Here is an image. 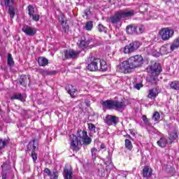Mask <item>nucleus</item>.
<instances>
[{
  "label": "nucleus",
  "instance_id": "nucleus-1",
  "mask_svg": "<svg viewBox=\"0 0 179 179\" xmlns=\"http://www.w3.org/2000/svg\"><path fill=\"white\" fill-rule=\"evenodd\" d=\"M143 65V57L141 55L131 56L117 66V71L120 73H131L134 69Z\"/></svg>",
  "mask_w": 179,
  "mask_h": 179
},
{
  "label": "nucleus",
  "instance_id": "nucleus-2",
  "mask_svg": "<svg viewBox=\"0 0 179 179\" xmlns=\"http://www.w3.org/2000/svg\"><path fill=\"white\" fill-rule=\"evenodd\" d=\"M92 143V138L87 136V131L80 130L77 133V136H73L71 140L70 148L72 150L78 152L79 150V145H90Z\"/></svg>",
  "mask_w": 179,
  "mask_h": 179
},
{
  "label": "nucleus",
  "instance_id": "nucleus-3",
  "mask_svg": "<svg viewBox=\"0 0 179 179\" xmlns=\"http://www.w3.org/2000/svg\"><path fill=\"white\" fill-rule=\"evenodd\" d=\"M87 69L91 71H102L103 72H106V71L108 69V66L106 61L96 58L91 61V62L87 65Z\"/></svg>",
  "mask_w": 179,
  "mask_h": 179
},
{
  "label": "nucleus",
  "instance_id": "nucleus-4",
  "mask_svg": "<svg viewBox=\"0 0 179 179\" xmlns=\"http://www.w3.org/2000/svg\"><path fill=\"white\" fill-rule=\"evenodd\" d=\"M135 15V11L134 10H119L115 13V14L110 17V22L113 24L118 23L120 20L122 18L125 17H131V16H134Z\"/></svg>",
  "mask_w": 179,
  "mask_h": 179
},
{
  "label": "nucleus",
  "instance_id": "nucleus-5",
  "mask_svg": "<svg viewBox=\"0 0 179 179\" xmlns=\"http://www.w3.org/2000/svg\"><path fill=\"white\" fill-rule=\"evenodd\" d=\"M151 76L149 78V82L152 85L157 83V76L162 73V66L158 63H155L150 66Z\"/></svg>",
  "mask_w": 179,
  "mask_h": 179
},
{
  "label": "nucleus",
  "instance_id": "nucleus-6",
  "mask_svg": "<svg viewBox=\"0 0 179 179\" xmlns=\"http://www.w3.org/2000/svg\"><path fill=\"white\" fill-rule=\"evenodd\" d=\"M159 36L164 41H167L174 36V29L169 27L164 28L159 31Z\"/></svg>",
  "mask_w": 179,
  "mask_h": 179
},
{
  "label": "nucleus",
  "instance_id": "nucleus-7",
  "mask_svg": "<svg viewBox=\"0 0 179 179\" xmlns=\"http://www.w3.org/2000/svg\"><path fill=\"white\" fill-rule=\"evenodd\" d=\"M78 45L80 48L85 50V48H87V46L90 45V48L94 47V39L93 38H88L87 39L82 38L78 42Z\"/></svg>",
  "mask_w": 179,
  "mask_h": 179
},
{
  "label": "nucleus",
  "instance_id": "nucleus-8",
  "mask_svg": "<svg viewBox=\"0 0 179 179\" xmlns=\"http://www.w3.org/2000/svg\"><path fill=\"white\" fill-rule=\"evenodd\" d=\"M139 47H141V42L134 41L126 45L123 48V52L124 54H131V52H135Z\"/></svg>",
  "mask_w": 179,
  "mask_h": 179
},
{
  "label": "nucleus",
  "instance_id": "nucleus-9",
  "mask_svg": "<svg viewBox=\"0 0 179 179\" xmlns=\"http://www.w3.org/2000/svg\"><path fill=\"white\" fill-rule=\"evenodd\" d=\"M148 9H149V6H148L146 3L142 4L139 8L140 12L141 13H144V19L145 20H150V19H153L155 16H153V13L150 11L148 13Z\"/></svg>",
  "mask_w": 179,
  "mask_h": 179
},
{
  "label": "nucleus",
  "instance_id": "nucleus-10",
  "mask_svg": "<svg viewBox=\"0 0 179 179\" xmlns=\"http://www.w3.org/2000/svg\"><path fill=\"white\" fill-rule=\"evenodd\" d=\"M64 54L65 59H75V58H78V57H79V54H80V52L69 49L64 50Z\"/></svg>",
  "mask_w": 179,
  "mask_h": 179
},
{
  "label": "nucleus",
  "instance_id": "nucleus-11",
  "mask_svg": "<svg viewBox=\"0 0 179 179\" xmlns=\"http://www.w3.org/2000/svg\"><path fill=\"white\" fill-rule=\"evenodd\" d=\"M28 15L34 22H38L40 20V15L34 14V7L31 5H29L27 7Z\"/></svg>",
  "mask_w": 179,
  "mask_h": 179
},
{
  "label": "nucleus",
  "instance_id": "nucleus-12",
  "mask_svg": "<svg viewBox=\"0 0 179 179\" xmlns=\"http://www.w3.org/2000/svg\"><path fill=\"white\" fill-rule=\"evenodd\" d=\"M63 177L64 179H73V171H72V167L69 165H66L64 171Z\"/></svg>",
  "mask_w": 179,
  "mask_h": 179
},
{
  "label": "nucleus",
  "instance_id": "nucleus-13",
  "mask_svg": "<svg viewBox=\"0 0 179 179\" xmlns=\"http://www.w3.org/2000/svg\"><path fill=\"white\" fill-rule=\"evenodd\" d=\"M105 122L107 125H117L118 124V117L107 115L105 117Z\"/></svg>",
  "mask_w": 179,
  "mask_h": 179
},
{
  "label": "nucleus",
  "instance_id": "nucleus-14",
  "mask_svg": "<svg viewBox=\"0 0 179 179\" xmlns=\"http://www.w3.org/2000/svg\"><path fill=\"white\" fill-rule=\"evenodd\" d=\"M22 31L25 33L27 36H33L36 33H37V30L36 28L30 27L29 25H24L22 27Z\"/></svg>",
  "mask_w": 179,
  "mask_h": 179
},
{
  "label": "nucleus",
  "instance_id": "nucleus-15",
  "mask_svg": "<svg viewBox=\"0 0 179 179\" xmlns=\"http://www.w3.org/2000/svg\"><path fill=\"white\" fill-rule=\"evenodd\" d=\"M43 173H45V174H47V176H48L50 179H58V177H59L58 171H54L51 172V170H50L48 168H45L43 171Z\"/></svg>",
  "mask_w": 179,
  "mask_h": 179
},
{
  "label": "nucleus",
  "instance_id": "nucleus-16",
  "mask_svg": "<svg viewBox=\"0 0 179 179\" xmlns=\"http://www.w3.org/2000/svg\"><path fill=\"white\" fill-rule=\"evenodd\" d=\"M126 106L124 102L114 101L113 110H116V111H122L125 109Z\"/></svg>",
  "mask_w": 179,
  "mask_h": 179
},
{
  "label": "nucleus",
  "instance_id": "nucleus-17",
  "mask_svg": "<svg viewBox=\"0 0 179 179\" xmlns=\"http://www.w3.org/2000/svg\"><path fill=\"white\" fill-rule=\"evenodd\" d=\"M137 29H138V25L136 24H130L127 27L126 31L127 34H135L137 35Z\"/></svg>",
  "mask_w": 179,
  "mask_h": 179
},
{
  "label": "nucleus",
  "instance_id": "nucleus-18",
  "mask_svg": "<svg viewBox=\"0 0 179 179\" xmlns=\"http://www.w3.org/2000/svg\"><path fill=\"white\" fill-rule=\"evenodd\" d=\"M158 146L159 148H166L169 143H170V141L167 137L162 136L160 138V139L157 142Z\"/></svg>",
  "mask_w": 179,
  "mask_h": 179
},
{
  "label": "nucleus",
  "instance_id": "nucleus-19",
  "mask_svg": "<svg viewBox=\"0 0 179 179\" xmlns=\"http://www.w3.org/2000/svg\"><path fill=\"white\" fill-rule=\"evenodd\" d=\"M152 173V169L149 168V166H145L143 169L142 176L144 178H150Z\"/></svg>",
  "mask_w": 179,
  "mask_h": 179
},
{
  "label": "nucleus",
  "instance_id": "nucleus-20",
  "mask_svg": "<svg viewBox=\"0 0 179 179\" xmlns=\"http://www.w3.org/2000/svg\"><path fill=\"white\" fill-rule=\"evenodd\" d=\"M65 89L71 97H75V93L77 92L76 87H73L72 85H69L66 86Z\"/></svg>",
  "mask_w": 179,
  "mask_h": 179
},
{
  "label": "nucleus",
  "instance_id": "nucleus-21",
  "mask_svg": "<svg viewBox=\"0 0 179 179\" xmlns=\"http://www.w3.org/2000/svg\"><path fill=\"white\" fill-rule=\"evenodd\" d=\"M103 107L104 108H108V110H114V101L106 100L102 103Z\"/></svg>",
  "mask_w": 179,
  "mask_h": 179
},
{
  "label": "nucleus",
  "instance_id": "nucleus-22",
  "mask_svg": "<svg viewBox=\"0 0 179 179\" xmlns=\"http://www.w3.org/2000/svg\"><path fill=\"white\" fill-rule=\"evenodd\" d=\"M159 94V90L157 88H152L148 91V97L149 99H156Z\"/></svg>",
  "mask_w": 179,
  "mask_h": 179
},
{
  "label": "nucleus",
  "instance_id": "nucleus-23",
  "mask_svg": "<svg viewBox=\"0 0 179 179\" xmlns=\"http://www.w3.org/2000/svg\"><path fill=\"white\" fill-rule=\"evenodd\" d=\"M15 3V0H2L0 3L1 6H5L6 8H9L13 6Z\"/></svg>",
  "mask_w": 179,
  "mask_h": 179
},
{
  "label": "nucleus",
  "instance_id": "nucleus-24",
  "mask_svg": "<svg viewBox=\"0 0 179 179\" xmlns=\"http://www.w3.org/2000/svg\"><path fill=\"white\" fill-rule=\"evenodd\" d=\"M177 138H178V134L176 131H172L169 134V144L171 145L174 141H176Z\"/></svg>",
  "mask_w": 179,
  "mask_h": 179
},
{
  "label": "nucleus",
  "instance_id": "nucleus-25",
  "mask_svg": "<svg viewBox=\"0 0 179 179\" xmlns=\"http://www.w3.org/2000/svg\"><path fill=\"white\" fill-rule=\"evenodd\" d=\"M179 48V36L176 38L173 42L171 44L170 50L171 51H174Z\"/></svg>",
  "mask_w": 179,
  "mask_h": 179
},
{
  "label": "nucleus",
  "instance_id": "nucleus-26",
  "mask_svg": "<svg viewBox=\"0 0 179 179\" xmlns=\"http://www.w3.org/2000/svg\"><path fill=\"white\" fill-rule=\"evenodd\" d=\"M38 64L39 66H45L48 65V59L45 57H41L38 59Z\"/></svg>",
  "mask_w": 179,
  "mask_h": 179
},
{
  "label": "nucleus",
  "instance_id": "nucleus-27",
  "mask_svg": "<svg viewBox=\"0 0 179 179\" xmlns=\"http://www.w3.org/2000/svg\"><path fill=\"white\" fill-rule=\"evenodd\" d=\"M87 127L91 134L93 135L96 134L97 131V127H96V125H94L93 123H87Z\"/></svg>",
  "mask_w": 179,
  "mask_h": 179
},
{
  "label": "nucleus",
  "instance_id": "nucleus-28",
  "mask_svg": "<svg viewBox=\"0 0 179 179\" xmlns=\"http://www.w3.org/2000/svg\"><path fill=\"white\" fill-rule=\"evenodd\" d=\"M11 100H20V101H24V95L22 94H17L11 96Z\"/></svg>",
  "mask_w": 179,
  "mask_h": 179
},
{
  "label": "nucleus",
  "instance_id": "nucleus-29",
  "mask_svg": "<svg viewBox=\"0 0 179 179\" xmlns=\"http://www.w3.org/2000/svg\"><path fill=\"white\" fill-rule=\"evenodd\" d=\"M166 173H169L171 176L176 174V169L170 165H166Z\"/></svg>",
  "mask_w": 179,
  "mask_h": 179
},
{
  "label": "nucleus",
  "instance_id": "nucleus-30",
  "mask_svg": "<svg viewBox=\"0 0 179 179\" xmlns=\"http://www.w3.org/2000/svg\"><path fill=\"white\" fill-rule=\"evenodd\" d=\"M124 143L126 149H127L128 150H132L134 145H132V142L130 141L129 139L126 138L124 140Z\"/></svg>",
  "mask_w": 179,
  "mask_h": 179
},
{
  "label": "nucleus",
  "instance_id": "nucleus-31",
  "mask_svg": "<svg viewBox=\"0 0 179 179\" xmlns=\"http://www.w3.org/2000/svg\"><path fill=\"white\" fill-rule=\"evenodd\" d=\"M8 14L10 15V17L11 19H13L15 17V15H16V10H15L13 6L8 7Z\"/></svg>",
  "mask_w": 179,
  "mask_h": 179
},
{
  "label": "nucleus",
  "instance_id": "nucleus-32",
  "mask_svg": "<svg viewBox=\"0 0 179 179\" xmlns=\"http://www.w3.org/2000/svg\"><path fill=\"white\" fill-rule=\"evenodd\" d=\"M59 22L62 24L63 29H65L66 27H68V24H66V22H65V16L60 15L59 17Z\"/></svg>",
  "mask_w": 179,
  "mask_h": 179
},
{
  "label": "nucleus",
  "instance_id": "nucleus-33",
  "mask_svg": "<svg viewBox=\"0 0 179 179\" xmlns=\"http://www.w3.org/2000/svg\"><path fill=\"white\" fill-rule=\"evenodd\" d=\"M84 29L87 31H91L92 29H93V21H88L85 23V26Z\"/></svg>",
  "mask_w": 179,
  "mask_h": 179
},
{
  "label": "nucleus",
  "instance_id": "nucleus-34",
  "mask_svg": "<svg viewBox=\"0 0 179 179\" xmlns=\"http://www.w3.org/2000/svg\"><path fill=\"white\" fill-rule=\"evenodd\" d=\"M7 64L8 66H13V65H15V61H13V57H12V54L10 53L8 55Z\"/></svg>",
  "mask_w": 179,
  "mask_h": 179
},
{
  "label": "nucleus",
  "instance_id": "nucleus-35",
  "mask_svg": "<svg viewBox=\"0 0 179 179\" xmlns=\"http://www.w3.org/2000/svg\"><path fill=\"white\" fill-rule=\"evenodd\" d=\"M8 143H9V140L6 138L5 139L0 138V150H1V149H3V148H5L6 145H8Z\"/></svg>",
  "mask_w": 179,
  "mask_h": 179
},
{
  "label": "nucleus",
  "instance_id": "nucleus-36",
  "mask_svg": "<svg viewBox=\"0 0 179 179\" xmlns=\"http://www.w3.org/2000/svg\"><path fill=\"white\" fill-rule=\"evenodd\" d=\"M171 89H173L174 90H179V81H173L170 85Z\"/></svg>",
  "mask_w": 179,
  "mask_h": 179
},
{
  "label": "nucleus",
  "instance_id": "nucleus-37",
  "mask_svg": "<svg viewBox=\"0 0 179 179\" xmlns=\"http://www.w3.org/2000/svg\"><path fill=\"white\" fill-rule=\"evenodd\" d=\"M27 80V77L26 76H21L19 80L20 85H22V86H24V87H26V85H27L26 83V81Z\"/></svg>",
  "mask_w": 179,
  "mask_h": 179
},
{
  "label": "nucleus",
  "instance_id": "nucleus-38",
  "mask_svg": "<svg viewBox=\"0 0 179 179\" xmlns=\"http://www.w3.org/2000/svg\"><path fill=\"white\" fill-rule=\"evenodd\" d=\"M142 33H145V25H137V34H142Z\"/></svg>",
  "mask_w": 179,
  "mask_h": 179
},
{
  "label": "nucleus",
  "instance_id": "nucleus-39",
  "mask_svg": "<svg viewBox=\"0 0 179 179\" xmlns=\"http://www.w3.org/2000/svg\"><path fill=\"white\" fill-rule=\"evenodd\" d=\"M152 120L155 122H159V120H160V113H159V112H155L152 115Z\"/></svg>",
  "mask_w": 179,
  "mask_h": 179
},
{
  "label": "nucleus",
  "instance_id": "nucleus-40",
  "mask_svg": "<svg viewBox=\"0 0 179 179\" xmlns=\"http://www.w3.org/2000/svg\"><path fill=\"white\" fill-rule=\"evenodd\" d=\"M98 30L99 31H100L101 33H107V28L106 27H104L103 24H99L98 25Z\"/></svg>",
  "mask_w": 179,
  "mask_h": 179
},
{
  "label": "nucleus",
  "instance_id": "nucleus-41",
  "mask_svg": "<svg viewBox=\"0 0 179 179\" xmlns=\"http://www.w3.org/2000/svg\"><path fill=\"white\" fill-rule=\"evenodd\" d=\"M91 152H92V159L94 160H96V157H97V149L96 148H92L91 150Z\"/></svg>",
  "mask_w": 179,
  "mask_h": 179
},
{
  "label": "nucleus",
  "instance_id": "nucleus-42",
  "mask_svg": "<svg viewBox=\"0 0 179 179\" xmlns=\"http://www.w3.org/2000/svg\"><path fill=\"white\" fill-rule=\"evenodd\" d=\"M40 73L43 75V76H45L47 75H52V72L48 71V70H44V69H41Z\"/></svg>",
  "mask_w": 179,
  "mask_h": 179
},
{
  "label": "nucleus",
  "instance_id": "nucleus-43",
  "mask_svg": "<svg viewBox=\"0 0 179 179\" xmlns=\"http://www.w3.org/2000/svg\"><path fill=\"white\" fill-rule=\"evenodd\" d=\"M142 120H143V122L145 124V125H150V120L148 119L146 115H143Z\"/></svg>",
  "mask_w": 179,
  "mask_h": 179
},
{
  "label": "nucleus",
  "instance_id": "nucleus-44",
  "mask_svg": "<svg viewBox=\"0 0 179 179\" xmlns=\"http://www.w3.org/2000/svg\"><path fill=\"white\" fill-rule=\"evenodd\" d=\"M129 174V172L127 171H121L120 173H119V176L120 177H123V178H127V176H128Z\"/></svg>",
  "mask_w": 179,
  "mask_h": 179
},
{
  "label": "nucleus",
  "instance_id": "nucleus-45",
  "mask_svg": "<svg viewBox=\"0 0 179 179\" xmlns=\"http://www.w3.org/2000/svg\"><path fill=\"white\" fill-rule=\"evenodd\" d=\"M161 52H162V51H164V54H167L169 52V50H167V45H164L160 49Z\"/></svg>",
  "mask_w": 179,
  "mask_h": 179
},
{
  "label": "nucleus",
  "instance_id": "nucleus-46",
  "mask_svg": "<svg viewBox=\"0 0 179 179\" xmlns=\"http://www.w3.org/2000/svg\"><path fill=\"white\" fill-rule=\"evenodd\" d=\"M141 87H143V85L142 83H137L134 85V88L137 90H141Z\"/></svg>",
  "mask_w": 179,
  "mask_h": 179
},
{
  "label": "nucleus",
  "instance_id": "nucleus-47",
  "mask_svg": "<svg viewBox=\"0 0 179 179\" xmlns=\"http://www.w3.org/2000/svg\"><path fill=\"white\" fill-rule=\"evenodd\" d=\"M34 163H36V161L37 160V153L32 152L31 155Z\"/></svg>",
  "mask_w": 179,
  "mask_h": 179
},
{
  "label": "nucleus",
  "instance_id": "nucleus-48",
  "mask_svg": "<svg viewBox=\"0 0 179 179\" xmlns=\"http://www.w3.org/2000/svg\"><path fill=\"white\" fill-rule=\"evenodd\" d=\"M98 176H99V177H104V176H106V173H104V169L99 170Z\"/></svg>",
  "mask_w": 179,
  "mask_h": 179
},
{
  "label": "nucleus",
  "instance_id": "nucleus-49",
  "mask_svg": "<svg viewBox=\"0 0 179 179\" xmlns=\"http://www.w3.org/2000/svg\"><path fill=\"white\" fill-rule=\"evenodd\" d=\"M34 142H36L35 139H34L29 143V146H33V150H34L36 149V145H34Z\"/></svg>",
  "mask_w": 179,
  "mask_h": 179
},
{
  "label": "nucleus",
  "instance_id": "nucleus-50",
  "mask_svg": "<svg viewBox=\"0 0 179 179\" xmlns=\"http://www.w3.org/2000/svg\"><path fill=\"white\" fill-rule=\"evenodd\" d=\"M84 13H85V16H87V17L88 16L90 15V13H91L90 10V9H86L85 10Z\"/></svg>",
  "mask_w": 179,
  "mask_h": 179
},
{
  "label": "nucleus",
  "instance_id": "nucleus-51",
  "mask_svg": "<svg viewBox=\"0 0 179 179\" xmlns=\"http://www.w3.org/2000/svg\"><path fill=\"white\" fill-rule=\"evenodd\" d=\"M113 169V164L109 163V165L106 166V171H108V170H111Z\"/></svg>",
  "mask_w": 179,
  "mask_h": 179
},
{
  "label": "nucleus",
  "instance_id": "nucleus-52",
  "mask_svg": "<svg viewBox=\"0 0 179 179\" xmlns=\"http://www.w3.org/2000/svg\"><path fill=\"white\" fill-rule=\"evenodd\" d=\"M124 136H125V138H128V139H130L131 141H134V139L132 138V137L129 134H127Z\"/></svg>",
  "mask_w": 179,
  "mask_h": 179
},
{
  "label": "nucleus",
  "instance_id": "nucleus-53",
  "mask_svg": "<svg viewBox=\"0 0 179 179\" xmlns=\"http://www.w3.org/2000/svg\"><path fill=\"white\" fill-rule=\"evenodd\" d=\"M130 131V134L131 135H132V136H135V132H134L132 130H129Z\"/></svg>",
  "mask_w": 179,
  "mask_h": 179
},
{
  "label": "nucleus",
  "instance_id": "nucleus-54",
  "mask_svg": "<svg viewBox=\"0 0 179 179\" xmlns=\"http://www.w3.org/2000/svg\"><path fill=\"white\" fill-rule=\"evenodd\" d=\"M2 179H8L6 174L2 176Z\"/></svg>",
  "mask_w": 179,
  "mask_h": 179
},
{
  "label": "nucleus",
  "instance_id": "nucleus-55",
  "mask_svg": "<svg viewBox=\"0 0 179 179\" xmlns=\"http://www.w3.org/2000/svg\"><path fill=\"white\" fill-rule=\"evenodd\" d=\"M101 149H106V145L104 144L101 145Z\"/></svg>",
  "mask_w": 179,
  "mask_h": 179
},
{
  "label": "nucleus",
  "instance_id": "nucleus-56",
  "mask_svg": "<svg viewBox=\"0 0 179 179\" xmlns=\"http://www.w3.org/2000/svg\"><path fill=\"white\" fill-rule=\"evenodd\" d=\"M2 112V109L1 108V107H0V113H1Z\"/></svg>",
  "mask_w": 179,
  "mask_h": 179
},
{
  "label": "nucleus",
  "instance_id": "nucleus-57",
  "mask_svg": "<svg viewBox=\"0 0 179 179\" xmlns=\"http://www.w3.org/2000/svg\"><path fill=\"white\" fill-rule=\"evenodd\" d=\"M87 107H89V106H90L89 103H87Z\"/></svg>",
  "mask_w": 179,
  "mask_h": 179
}]
</instances>
